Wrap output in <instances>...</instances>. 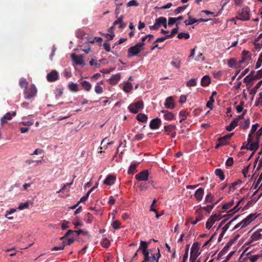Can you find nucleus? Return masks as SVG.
I'll use <instances>...</instances> for the list:
<instances>
[{
    "mask_svg": "<svg viewBox=\"0 0 262 262\" xmlns=\"http://www.w3.org/2000/svg\"><path fill=\"white\" fill-rule=\"evenodd\" d=\"M144 43L138 42L128 49V57L137 55L144 49Z\"/></svg>",
    "mask_w": 262,
    "mask_h": 262,
    "instance_id": "f257e3e1",
    "label": "nucleus"
},
{
    "mask_svg": "<svg viewBox=\"0 0 262 262\" xmlns=\"http://www.w3.org/2000/svg\"><path fill=\"white\" fill-rule=\"evenodd\" d=\"M256 214H250L248 216H247L245 219L243 220L241 222L236 224L233 228V230H235L239 227H241V228L246 227L260 214H258V215Z\"/></svg>",
    "mask_w": 262,
    "mask_h": 262,
    "instance_id": "f03ea898",
    "label": "nucleus"
},
{
    "mask_svg": "<svg viewBox=\"0 0 262 262\" xmlns=\"http://www.w3.org/2000/svg\"><path fill=\"white\" fill-rule=\"evenodd\" d=\"M250 10L247 6L244 7L237 12L236 16V19L243 21H246L250 19Z\"/></svg>",
    "mask_w": 262,
    "mask_h": 262,
    "instance_id": "7ed1b4c3",
    "label": "nucleus"
},
{
    "mask_svg": "<svg viewBox=\"0 0 262 262\" xmlns=\"http://www.w3.org/2000/svg\"><path fill=\"white\" fill-rule=\"evenodd\" d=\"M37 89L34 84L30 86L28 89H26L24 91L25 99L29 100L34 97L37 93Z\"/></svg>",
    "mask_w": 262,
    "mask_h": 262,
    "instance_id": "20e7f679",
    "label": "nucleus"
},
{
    "mask_svg": "<svg viewBox=\"0 0 262 262\" xmlns=\"http://www.w3.org/2000/svg\"><path fill=\"white\" fill-rule=\"evenodd\" d=\"M143 102L142 101H139L130 104L128 106V109L130 112L137 114L143 108Z\"/></svg>",
    "mask_w": 262,
    "mask_h": 262,
    "instance_id": "39448f33",
    "label": "nucleus"
},
{
    "mask_svg": "<svg viewBox=\"0 0 262 262\" xmlns=\"http://www.w3.org/2000/svg\"><path fill=\"white\" fill-rule=\"evenodd\" d=\"M222 214H213L207 220L206 223V228L207 229H210L215 222L217 221H219L221 217L220 215Z\"/></svg>",
    "mask_w": 262,
    "mask_h": 262,
    "instance_id": "423d86ee",
    "label": "nucleus"
},
{
    "mask_svg": "<svg viewBox=\"0 0 262 262\" xmlns=\"http://www.w3.org/2000/svg\"><path fill=\"white\" fill-rule=\"evenodd\" d=\"M262 229H259L254 232L250 236L249 240L247 242L246 245H248L251 244L253 242L258 241L262 238V234H261Z\"/></svg>",
    "mask_w": 262,
    "mask_h": 262,
    "instance_id": "0eeeda50",
    "label": "nucleus"
},
{
    "mask_svg": "<svg viewBox=\"0 0 262 262\" xmlns=\"http://www.w3.org/2000/svg\"><path fill=\"white\" fill-rule=\"evenodd\" d=\"M149 171L148 169L144 170L135 176V178L139 181H145L148 179Z\"/></svg>",
    "mask_w": 262,
    "mask_h": 262,
    "instance_id": "6e6552de",
    "label": "nucleus"
},
{
    "mask_svg": "<svg viewBox=\"0 0 262 262\" xmlns=\"http://www.w3.org/2000/svg\"><path fill=\"white\" fill-rule=\"evenodd\" d=\"M247 141L248 143L246 144V146H244V145H243L241 147V149H246L251 151H255L258 148L259 145L258 141L254 142H252L251 141L250 143H249V140H248Z\"/></svg>",
    "mask_w": 262,
    "mask_h": 262,
    "instance_id": "1a4fd4ad",
    "label": "nucleus"
},
{
    "mask_svg": "<svg viewBox=\"0 0 262 262\" xmlns=\"http://www.w3.org/2000/svg\"><path fill=\"white\" fill-rule=\"evenodd\" d=\"M59 78V74L55 70H52L47 75V79L49 82H54Z\"/></svg>",
    "mask_w": 262,
    "mask_h": 262,
    "instance_id": "9d476101",
    "label": "nucleus"
},
{
    "mask_svg": "<svg viewBox=\"0 0 262 262\" xmlns=\"http://www.w3.org/2000/svg\"><path fill=\"white\" fill-rule=\"evenodd\" d=\"M162 123L161 120L159 118H156L152 119L149 123V127L151 129H158Z\"/></svg>",
    "mask_w": 262,
    "mask_h": 262,
    "instance_id": "9b49d317",
    "label": "nucleus"
},
{
    "mask_svg": "<svg viewBox=\"0 0 262 262\" xmlns=\"http://www.w3.org/2000/svg\"><path fill=\"white\" fill-rule=\"evenodd\" d=\"M242 59L239 61L240 63H244L251 59V54L249 51L243 50L242 51Z\"/></svg>",
    "mask_w": 262,
    "mask_h": 262,
    "instance_id": "f8f14e48",
    "label": "nucleus"
},
{
    "mask_svg": "<svg viewBox=\"0 0 262 262\" xmlns=\"http://www.w3.org/2000/svg\"><path fill=\"white\" fill-rule=\"evenodd\" d=\"M161 112L163 114L164 119L168 121H171L174 119V115L172 113L166 110H162Z\"/></svg>",
    "mask_w": 262,
    "mask_h": 262,
    "instance_id": "ddd939ff",
    "label": "nucleus"
},
{
    "mask_svg": "<svg viewBox=\"0 0 262 262\" xmlns=\"http://www.w3.org/2000/svg\"><path fill=\"white\" fill-rule=\"evenodd\" d=\"M29 207V203L28 202H25L24 203H20L18 205V208H11L9 210H7L6 213H14L17 209L19 210L23 209L24 208H27Z\"/></svg>",
    "mask_w": 262,
    "mask_h": 262,
    "instance_id": "4468645a",
    "label": "nucleus"
},
{
    "mask_svg": "<svg viewBox=\"0 0 262 262\" xmlns=\"http://www.w3.org/2000/svg\"><path fill=\"white\" fill-rule=\"evenodd\" d=\"M116 177L112 174H110L106 177L105 179L104 180V184L106 185H112L115 182Z\"/></svg>",
    "mask_w": 262,
    "mask_h": 262,
    "instance_id": "2eb2a0df",
    "label": "nucleus"
},
{
    "mask_svg": "<svg viewBox=\"0 0 262 262\" xmlns=\"http://www.w3.org/2000/svg\"><path fill=\"white\" fill-rule=\"evenodd\" d=\"M204 193V190L202 188H200L195 191L194 196L198 201H201L202 200Z\"/></svg>",
    "mask_w": 262,
    "mask_h": 262,
    "instance_id": "dca6fc26",
    "label": "nucleus"
},
{
    "mask_svg": "<svg viewBox=\"0 0 262 262\" xmlns=\"http://www.w3.org/2000/svg\"><path fill=\"white\" fill-rule=\"evenodd\" d=\"M165 107L168 109H173L175 105L172 97H168L166 98L164 103Z\"/></svg>",
    "mask_w": 262,
    "mask_h": 262,
    "instance_id": "f3484780",
    "label": "nucleus"
},
{
    "mask_svg": "<svg viewBox=\"0 0 262 262\" xmlns=\"http://www.w3.org/2000/svg\"><path fill=\"white\" fill-rule=\"evenodd\" d=\"M121 78V75L120 73L116 75H113L110 79V83L112 85L116 84Z\"/></svg>",
    "mask_w": 262,
    "mask_h": 262,
    "instance_id": "a211bd4d",
    "label": "nucleus"
},
{
    "mask_svg": "<svg viewBox=\"0 0 262 262\" xmlns=\"http://www.w3.org/2000/svg\"><path fill=\"white\" fill-rule=\"evenodd\" d=\"M233 133L229 134L226 135L218 139V141L221 142V144L226 145L227 143V140H229L231 137L233 136Z\"/></svg>",
    "mask_w": 262,
    "mask_h": 262,
    "instance_id": "6ab92c4d",
    "label": "nucleus"
},
{
    "mask_svg": "<svg viewBox=\"0 0 262 262\" xmlns=\"http://www.w3.org/2000/svg\"><path fill=\"white\" fill-rule=\"evenodd\" d=\"M80 84L84 90L89 92L92 88L91 84L88 81L83 80L80 82Z\"/></svg>",
    "mask_w": 262,
    "mask_h": 262,
    "instance_id": "aec40b11",
    "label": "nucleus"
},
{
    "mask_svg": "<svg viewBox=\"0 0 262 262\" xmlns=\"http://www.w3.org/2000/svg\"><path fill=\"white\" fill-rule=\"evenodd\" d=\"M238 122V119H234L229 126L226 127V129L229 132L232 130L237 125Z\"/></svg>",
    "mask_w": 262,
    "mask_h": 262,
    "instance_id": "412c9836",
    "label": "nucleus"
},
{
    "mask_svg": "<svg viewBox=\"0 0 262 262\" xmlns=\"http://www.w3.org/2000/svg\"><path fill=\"white\" fill-rule=\"evenodd\" d=\"M259 124L256 123L252 126V128L251 129L250 132L249 134L248 140H249V143H250L252 141V135L256 132L257 129Z\"/></svg>",
    "mask_w": 262,
    "mask_h": 262,
    "instance_id": "4be33fe9",
    "label": "nucleus"
},
{
    "mask_svg": "<svg viewBox=\"0 0 262 262\" xmlns=\"http://www.w3.org/2000/svg\"><path fill=\"white\" fill-rule=\"evenodd\" d=\"M72 57L76 64H82L83 63V59L82 56H77L73 54L72 55Z\"/></svg>",
    "mask_w": 262,
    "mask_h": 262,
    "instance_id": "5701e85b",
    "label": "nucleus"
},
{
    "mask_svg": "<svg viewBox=\"0 0 262 262\" xmlns=\"http://www.w3.org/2000/svg\"><path fill=\"white\" fill-rule=\"evenodd\" d=\"M176 126L173 124L165 125L164 127V132L167 133V134L173 132L176 129Z\"/></svg>",
    "mask_w": 262,
    "mask_h": 262,
    "instance_id": "b1692460",
    "label": "nucleus"
},
{
    "mask_svg": "<svg viewBox=\"0 0 262 262\" xmlns=\"http://www.w3.org/2000/svg\"><path fill=\"white\" fill-rule=\"evenodd\" d=\"M210 83V78L208 76L205 75L201 79V85L203 86H207Z\"/></svg>",
    "mask_w": 262,
    "mask_h": 262,
    "instance_id": "393cba45",
    "label": "nucleus"
},
{
    "mask_svg": "<svg viewBox=\"0 0 262 262\" xmlns=\"http://www.w3.org/2000/svg\"><path fill=\"white\" fill-rule=\"evenodd\" d=\"M137 119L141 122H146L147 120V116L144 114H139L137 115L136 117Z\"/></svg>",
    "mask_w": 262,
    "mask_h": 262,
    "instance_id": "a878e982",
    "label": "nucleus"
},
{
    "mask_svg": "<svg viewBox=\"0 0 262 262\" xmlns=\"http://www.w3.org/2000/svg\"><path fill=\"white\" fill-rule=\"evenodd\" d=\"M242 203V201H238L237 203L232 209H231L229 211H227L226 213H236L237 211H239V209L242 207L240 206L241 203Z\"/></svg>",
    "mask_w": 262,
    "mask_h": 262,
    "instance_id": "bb28decb",
    "label": "nucleus"
},
{
    "mask_svg": "<svg viewBox=\"0 0 262 262\" xmlns=\"http://www.w3.org/2000/svg\"><path fill=\"white\" fill-rule=\"evenodd\" d=\"M12 119L11 113L8 112L2 118L1 120V122L2 124H4L7 122V120H10Z\"/></svg>",
    "mask_w": 262,
    "mask_h": 262,
    "instance_id": "cd10ccee",
    "label": "nucleus"
},
{
    "mask_svg": "<svg viewBox=\"0 0 262 262\" xmlns=\"http://www.w3.org/2000/svg\"><path fill=\"white\" fill-rule=\"evenodd\" d=\"M214 173L215 175L219 177L221 180H224L225 179L224 173L221 169H216Z\"/></svg>",
    "mask_w": 262,
    "mask_h": 262,
    "instance_id": "c85d7f7f",
    "label": "nucleus"
},
{
    "mask_svg": "<svg viewBox=\"0 0 262 262\" xmlns=\"http://www.w3.org/2000/svg\"><path fill=\"white\" fill-rule=\"evenodd\" d=\"M261 85L262 79L260 80L252 89L251 90L250 94L252 95L256 94L257 90L261 86Z\"/></svg>",
    "mask_w": 262,
    "mask_h": 262,
    "instance_id": "c756f323",
    "label": "nucleus"
},
{
    "mask_svg": "<svg viewBox=\"0 0 262 262\" xmlns=\"http://www.w3.org/2000/svg\"><path fill=\"white\" fill-rule=\"evenodd\" d=\"M68 88L69 90L73 92H76L79 91V89L78 88V84L77 83H71L68 85Z\"/></svg>",
    "mask_w": 262,
    "mask_h": 262,
    "instance_id": "7c9ffc66",
    "label": "nucleus"
},
{
    "mask_svg": "<svg viewBox=\"0 0 262 262\" xmlns=\"http://www.w3.org/2000/svg\"><path fill=\"white\" fill-rule=\"evenodd\" d=\"M234 200H232L230 201H229L228 203H225L222 206V209H224L225 211H226L230 208H231L232 206L234 205Z\"/></svg>",
    "mask_w": 262,
    "mask_h": 262,
    "instance_id": "2f4dec72",
    "label": "nucleus"
},
{
    "mask_svg": "<svg viewBox=\"0 0 262 262\" xmlns=\"http://www.w3.org/2000/svg\"><path fill=\"white\" fill-rule=\"evenodd\" d=\"M165 21H167V19L165 17L163 16L157 18L155 20L157 25H158L159 27L163 25Z\"/></svg>",
    "mask_w": 262,
    "mask_h": 262,
    "instance_id": "473e14b6",
    "label": "nucleus"
},
{
    "mask_svg": "<svg viewBox=\"0 0 262 262\" xmlns=\"http://www.w3.org/2000/svg\"><path fill=\"white\" fill-rule=\"evenodd\" d=\"M133 89V85L130 82H127L124 84L123 90L126 92H130Z\"/></svg>",
    "mask_w": 262,
    "mask_h": 262,
    "instance_id": "72a5a7b5",
    "label": "nucleus"
},
{
    "mask_svg": "<svg viewBox=\"0 0 262 262\" xmlns=\"http://www.w3.org/2000/svg\"><path fill=\"white\" fill-rule=\"evenodd\" d=\"M239 215H237L235 217H234L233 219H232L230 221H229L226 225H225L223 228H222V231L226 232V231L228 229L230 225L236 219H237Z\"/></svg>",
    "mask_w": 262,
    "mask_h": 262,
    "instance_id": "f704fd0d",
    "label": "nucleus"
},
{
    "mask_svg": "<svg viewBox=\"0 0 262 262\" xmlns=\"http://www.w3.org/2000/svg\"><path fill=\"white\" fill-rule=\"evenodd\" d=\"M19 85L21 88H26L28 85V82L24 78H21L19 81Z\"/></svg>",
    "mask_w": 262,
    "mask_h": 262,
    "instance_id": "c9c22d12",
    "label": "nucleus"
},
{
    "mask_svg": "<svg viewBox=\"0 0 262 262\" xmlns=\"http://www.w3.org/2000/svg\"><path fill=\"white\" fill-rule=\"evenodd\" d=\"M139 163L138 164H132L130 165L128 170V173L129 174H134L135 172L136 168L138 167Z\"/></svg>",
    "mask_w": 262,
    "mask_h": 262,
    "instance_id": "e433bc0d",
    "label": "nucleus"
},
{
    "mask_svg": "<svg viewBox=\"0 0 262 262\" xmlns=\"http://www.w3.org/2000/svg\"><path fill=\"white\" fill-rule=\"evenodd\" d=\"M199 244L197 243H193L192 245L191 248V251L190 253L191 255L192 254V253H198L199 251ZM191 258V256L190 257V259Z\"/></svg>",
    "mask_w": 262,
    "mask_h": 262,
    "instance_id": "4c0bfd02",
    "label": "nucleus"
},
{
    "mask_svg": "<svg viewBox=\"0 0 262 262\" xmlns=\"http://www.w3.org/2000/svg\"><path fill=\"white\" fill-rule=\"evenodd\" d=\"M148 243L145 241H141L138 250H142V251L147 250Z\"/></svg>",
    "mask_w": 262,
    "mask_h": 262,
    "instance_id": "58836bf2",
    "label": "nucleus"
},
{
    "mask_svg": "<svg viewBox=\"0 0 262 262\" xmlns=\"http://www.w3.org/2000/svg\"><path fill=\"white\" fill-rule=\"evenodd\" d=\"M101 245L104 248H108L110 246V242L106 238H104L100 242Z\"/></svg>",
    "mask_w": 262,
    "mask_h": 262,
    "instance_id": "ea45409f",
    "label": "nucleus"
},
{
    "mask_svg": "<svg viewBox=\"0 0 262 262\" xmlns=\"http://www.w3.org/2000/svg\"><path fill=\"white\" fill-rule=\"evenodd\" d=\"M76 233L77 235H80V234H82L83 235L85 236L87 238H89L90 237V235L88 231H84L81 229H79L78 230H76Z\"/></svg>",
    "mask_w": 262,
    "mask_h": 262,
    "instance_id": "a19ab883",
    "label": "nucleus"
},
{
    "mask_svg": "<svg viewBox=\"0 0 262 262\" xmlns=\"http://www.w3.org/2000/svg\"><path fill=\"white\" fill-rule=\"evenodd\" d=\"M217 202H218V201L215 202L214 204H212L211 205H208L206 206H204L202 207V208L204 210L207 211L208 213H209L212 210L213 208L214 207V205L216 204L217 203Z\"/></svg>",
    "mask_w": 262,
    "mask_h": 262,
    "instance_id": "79ce46f5",
    "label": "nucleus"
},
{
    "mask_svg": "<svg viewBox=\"0 0 262 262\" xmlns=\"http://www.w3.org/2000/svg\"><path fill=\"white\" fill-rule=\"evenodd\" d=\"M171 64L177 69H179L180 67L181 61L177 58H174L171 61Z\"/></svg>",
    "mask_w": 262,
    "mask_h": 262,
    "instance_id": "37998d69",
    "label": "nucleus"
},
{
    "mask_svg": "<svg viewBox=\"0 0 262 262\" xmlns=\"http://www.w3.org/2000/svg\"><path fill=\"white\" fill-rule=\"evenodd\" d=\"M89 196V193H87L86 194V195H84V196H82V197L80 199V201H79L77 203V204H76V205H74V206H72V207H70V208H71V209H75V208H76V206L78 205V204H79V203H80V202H85L86 200H87V199H88V198Z\"/></svg>",
    "mask_w": 262,
    "mask_h": 262,
    "instance_id": "c03bdc74",
    "label": "nucleus"
},
{
    "mask_svg": "<svg viewBox=\"0 0 262 262\" xmlns=\"http://www.w3.org/2000/svg\"><path fill=\"white\" fill-rule=\"evenodd\" d=\"M187 87L194 86L196 85V81L194 78H191L190 80L187 81L186 84Z\"/></svg>",
    "mask_w": 262,
    "mask_h": 262,
    "instance_id": "a18cd8bd",
    "label": "nucleus"
},
{
    "mask_svg": "<svg viewBox=\"0 0 262 262\" xmlns=\"http://www.w3.org/2000/svg\"><path fill=\"white\" fill-rule=\"evenodd\" d=\"M143 254L144 256V259L142 261L151 262L150 258L149 257V253L147 250L143 251Z\"/></svg>",
    "mask_w": 262,
    "mask_h": 262,
    "instance_id": "49530a36",
    "label": "nucleus"
},
{
    "mask_svg": "<svg viewBox=\"0 0 262 262\" xmlns=\"http://www.w3.org/2000/svg\"><path fill=\"white\" fill-rule=\"evenodd\" d=\"M76 233V230H69L64 235L60 238L61 241H64L70 235Z\"/></svg>",
    "mask_w": 262,
    "mask_h": 262,
    "instance_id": "de8ad7c7",
    "label": "nucleus"
},
{
    "mask_svg": "<svg viewBox=\"0 0 262 262\" xmlns=\"http://www.w3.org/2000/svg\"><path fill=\"white\" fill-rule=\"evenodd\" d=\"M213 195L211 193H209L206 195L205 197V202L206 203H211L213 201Z\"/></svg>",
    "mask_w": 262,
    "mask_h": 262,
    "instance_id": "09e8293b",
    "label": "nucleus"
},
{
    "mask_svg": "<svg viewBox=\"0 0 262 262\" xmlns=\"http://www.w3.org/2000/svg\"><path fill=\"white\" fill-rule=\"evenodd\" d=\"M180 117L181 119L180 122L181 123L183 120H185L187 118V113L185 111H180L179 113Z\"/></svg>",
    "mask_w": 262,
    "mask_h": 262,
    "instance_id": "8fccbe9b",
    "label": "nucleus"
},
{
    "mask_svg": "<svg viewBox=\"0 0 262 262\" xmlns=\"http://www.w3.org/2000/svg\"><path fill=\"white\" fill-rule=\"evenodd\" d=\"M242 181L241 180H238L237 181L232 183L229 186V190L230 191H234L236 189V186H237L239 183H241Z\"/></svg>",
    "mask_w": 262,
    "mask_h": 262,
    "instance_id": "3c124183",
    "label": "nucleus"
},
{
    "mask_svg": "<svg viewBox=\"0 0 262 262\" xmlns=\"http://www.w3.org/2000/svg\"><path fill=\"white\" fill-rule=\"evenodd\" d=\"M190 35L187 33H180L178 35V38L179 39H182L185 38L186 39H187L189 38Z\"/></svg>",
    "mask_w": 262,
    "mask_h": 262,
    "instance_id": "603ef678",
    "label": "nucleus"
},
{
    "mask_svg": "<svg viewBox=\"0 0 262 262\" xmlns=\"http://www.w3.org/2000/svg\"><path fill=\"white\" fill-rule=\"evenodd\" d=\"M62 241V243L61 245L59 246H55L54 247L52 250V251H57V250H63L64 249V246H65V243H66V241Z\"/></svg>",
    "mask_w": 262,
    "mask_h": 262,
    "instance_id": "864d4df0",
    "label": "nucleus"
},
{
    "mask_svg": "<svg viewBox=\"0 0 262 262\" xmlns=\"http://www.w3.org/2000/svg\"><path fill=\"white\" fill-rule=\"evenodd\" d=\"M95 91L98 94H100L103 93V88L99 85V83H97L95 85Z\"/></svg>",
    "mask_w": 262,
    "mask_h": 262,
    "instance_id": "5fc2aeb1",
    "label": "nucleus"
},
{
    "mask_svg": "<svg viewBox=\"0 0 262 262\" xmlns=\"http://www.w3.org/2000/svg\"><path fill=\"white\" fill-rule=\"evenodd\" d=\"M258 40H254V45L255 46V49L257 51H259L262 48V41L260 42H258Z\"/></svg>",
    "mask_w": 262,
    "mask_h": 262,
    "instance_id": "6e6d98bb",
    "label": "nucleus"
},
{
    "mask_svg": "<svg viewBox=\"0 0 262 262\" xmlns=\"http://www.w3.org/2000/svg\"><path fill=\"white\" fill-rule=\"evenodd\" d=\"M187 7V6H183L181 7H178L174 11V14L177 15L179 13H180L181 12L184 11Z\"/></svg>",
    "mask_w": 262,
    "mask_h": 262,
    "instance_id": "4d7b16f0",
    "label": "nucleus"
},
{
    "mask_svg": "<svg viewBox=\"0 0 262 262\" xmlns=\"http://www.w3.org/2000/svg\"><path fill=\"white\" fill-rule=\"evenodd\" d=\"M111 225L114 229L117 230L120 228V223L118 220L114 221Z\"/></svg>",
    "mask_w": 262,
    "mask_h": 262,
    "instance_id": "13d9d810",
    "label": "nucleus"
},
{
    "mask_svg": "<svg viewBox=\"0 0 262 262\" xmlns=\"http://www.w3.org/2000/svg\"><path fill=\"white\" fill-rule=\"evenodd\" d=\"M249 125H250V120H249V119H247V120H245V121H244L241 124V127L244 129H246L249 127Z\"/></svg>",
    "mask_w": 262,
    "mask_h": 262,
    "instance_id": "bf43d9fd",
    "label": "nucleus"
},
{
    "mask_svg": "<svg viewBox=\"0 0 262 262\" xmlns=\"http://www.w3.org/2000/svg\"><path fill=\"white\" fill-rule=\"evenodd\" d=\"M214 102V98L212 96L210 97L209 101L206 103V106L210 109L212 108L213 103Z\"/></svg>",
    "mask_w": 262,
    "mask_h": 262,
    "instance_id": "052dcab7",
    "label": "nucleus"
},
{
    "mask_svg": "<svg viewBox=\"0 0 262 262\" xmlns=\"http://www.w3.org/2000/svg\"><path fill=\"white\" fill-rule=\"evenodd\" d=\"M126 6L127 7L131 6L137 7L139 6V3L136 0H132L127 3Z\"/></svg>",
    "mask_w": 262,
    "mask_h": 262,
    "instance_id": "680f3d73",
    "label": "nucleus"
},
{
    "mask_svg": "<svg viewBox=\"0 0 262 262\" xmlns=\"http://www.w3.org/2000/svg\"><path fill=\"white\" fill-rule=\"evenodd\" d=\"M195 23H196V19L193 18L184 21L186 26L191 25Z\"/></svg>",
    "mask_w": 262,
    "mask_h": 262,
    "instance_id": "e2e57ef3",
    "label": "nucleus"
},
{
    "mask_svg": "<svg viewBox=\"0 0 262 262\" xmlns=\"http://www.w3.org/2000/svg\"><path fill=\"white\" fill-rule=\"evenodd\" d=\"M123 18H124V16L121 15L118 18V19L117 20H116L113 23L114 26H115L117 25H119V24H121L123 22Z\"/></svg>",
    "mask_w": 262,
    "mask_h": 262,
    "instance_id": "0e129e2a",
    "label": "nucleus"
},
{
    "mask_svg": "<svg viewBox=\"0 0 262 262\" xmlns=\"http://www.w3.org/2000/svg\"><path fill=\"white\" fill-rule=\"evenodd\" d=\"M235 60L234 58H231L228 60L227 64L230 68H233L235 64Z\"/></svg>",
    "mask_w": 262,
    "mask_h": 262,
    "instance_id": "69168bd1",
    "label": "nucleus"
},
{
    "mask_svg": "<svg viewBox=\"0 0 262 262\" xmlns=\"http://www.w3.org/2000/svg\"><path fill=\"white\" fill-rule=\"evenodd\" d=\"M260 257V256L258 254L251 255L250 259L252 262H256Z\"/></svg>",
    "mask_w": 262,
    "mask_h": 262,
    "instance_id": "338daca9",
    "label": "nucleus"
},
{
    "mask_svg": "<svg viewBox=\"0 0 262 262\" xmlns=\"http://www.w3.org/2000/svg\"><path fill=\"white\" fill-rule=\"evenodd\" d=\"M254 78L256 79H259L262 78V69L257 71L256 74L255 75Z\"/></svg>",
    "mask_w": 262,
    "mask_h": 262,
    "instance_id": "774afa93",
    "label": "nucleus"
}]
</instances>
